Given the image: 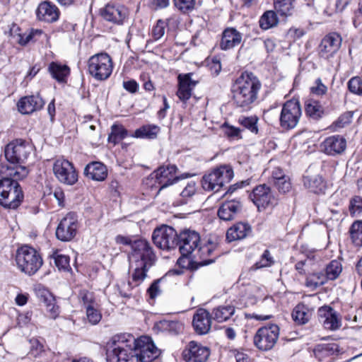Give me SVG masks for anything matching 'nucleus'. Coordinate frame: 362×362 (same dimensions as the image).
I'll return each instance as SVG.
<instances>
[{
    "label": "nucleus",
    "mask_w": 362,
    "mask_h": 362,
    "mask_svg": "<svg viewBox=\"0 0 362 362\" xmlns=\"http://www.w3.org/2000/svg\"><path fill=\"white\" fill-rule=\"evenodd\" d=\"M30 145L22 139L10 142L5 148V157L11 165H2L0 170V205L5 209H16L24 199L18 183L28 175L23 163L31 152Z\"/></svg>",
    "instance_id": "1"
},
{
    "label": "nucleus",
    "mask_w": 362,
    "mask_h": 362,
    "mask_svg": "<svg viewBox=\"0 0 362 362\" xmlns=\"http://www.w3.org/2000/svg\"><path fill=\"white\" fill-rule=\"evenodd\" d=\"M129 259L134 268L132 281L124 284L123 287L119 288V294L126 298L135 297L139 293L137 287L146 277L147 272L156 260V256L148 241L138 239L132 243Z\"/></svg>",
    "instance_id": "2"
},
{
    "label": "nucleus",
    "mask_w": 362,
    "mask_h": 362,
    "mask_svg": "<svg viewBox=\"0 0 362 362\" xmlns=\"http://www.w3.org/2000/svg\"><path fill=\"white\" fill-rule=\"evenodd\" d=\"M262 84L259 78L250 71H243L233 82V100L237 107L248 110L257 100Z\"/></svg>",
    "instance_id": "3"
},
{
    "label": "nucleus",
    "mask_w": 362,
    "mask_h": 362,
    "mask_svg": "<svg viewBox=\"0 0 362 362\" xmlns=\"http://www.w3.org/2000/svg\"><path fill=\"white\" fill-rule=\"evenodd\" d=\"M134 342V337L132 334L114 335L107 344V362H137Z\"/></svg>",
    "instance_id": "4"
},
{
    "label": "nucleus",
    "mask_w": 362,
    "mask_h": 362,
    "mask_svg": "<svg viewBox=\"0 0 362 362\" xmlns=\"http://www.w3.org/2000/svg\"><path fill=\"white\" fill-rule=\"evenodd\" d=\"M15 259L18 269L28 276L37 273L43 264L40 253L28 245H23L16 250Z\"/></svg>",
    "instance_id": "5"
},
{
    "label": "nucleus",
    "mask_w": 362,
    "mask_h": 362,
    "mask_svg": "<svg viewBox=\"0 0 362 362\" xmlns=\"http://www.w3.org/2000/svg\"><path fill=\"white\" fill-rule=\"evenodd\" d=\"M233 177V168L228 165H222L204 175L202 180V185L204 190L217 192L226 184L230 182Z\"/></svg>",
    "instance_id": "6"
},
{
    "label": "nucleus",
    "mask_w": 362,
    "mask_h": 362,
    "mask_svg": "<svg viewBox=\"0 0 362 362\" xmlns=\"http://www.w3.org/2000/svg\"><path fill=\"white\" fill-rule=\"evenodd\" d=\"M113 63L109 54L105 52L95 54L88 61V71L97 81H105L111 75Z\"/></svg>",
    "instance_id": "7"
},
{
    "label": "nucleus",
    "mask_w": 362,
    "mask_h": 362,
    "mask_svg": "<svg viewBox=\"0 0 362 362\" xmlns=\"http://www.w3.org/2000/svg\"><path fill=\"white\" fill-rule=\"evenodd\" d=\"M175 165L160 167L144 180V184L151 188H158L160 190L173 185L178 180Z\"/></svg>",
    "instance_id": "8"
},
{
    "label": "nucleus",
    "mask_w": 362,
    "mask_h": 362,
    "mask_svg": "<svg viewBox=\"0 0 362 362\" xmlns=\"http://www.w3.org/2000/svg\"><path fill=\"white\" fill-rule=\"evenodd\" d=\"M133 346L137 362H151L160 355V350L149 337L142 336L138 339L134 338Z\"/></svg>",
    "instance_id": "9"
},
{
    "label": "nucleus",
    "mask_w": 362,
    "mask_h": 362,
    "mask_svg": "<svg viewBox=\"0 0 362 362\" xmlns=\"http://www.w3.org/2000/svg\"><path fill=\"white\" fill-rule=\"evenodd\" d=\"M177 233L171 226L163 225L156 228L152 234L154 245L163 250L174 249L177 245Z\"/></svg>",
    "instance_id": "10"
},
{
    "label": "nucleus",
    "mask_w": 362,
    "mask_h": 362,
    "mask_svg": "<svg viewBox=\"0 0 362 362\" xmlns=\"http://www.w3.org/2000/svg\"><path fill=\"white\" fill-rule=\"evenodd\" d=\"M53 172L57 180L64 185H74L78 181V172L74 164L68 160H56L53 165Z\"/></svg>",
    "instance_id": "11"
},
{
    "label": "nucleus",
    "mask_w": 362,
    "mask_h": 362,
    "mask_svg": "<svg viewBox=\"0 0 362 362\" xmlns=\"http://www.w3.org/2000/svg\"><path fill=\"white\" fill-rule=\"evenodd\" d=\"M301 115L300 103L297 100H291L284 103L280 115L281 126L286 129L294 128L298 123Z\"/></svg>",
    "instance_id": "12"
},
{
    "label": "nucleus",
    "mask_w": 362,
    "mask_h": 362,
    "mask_svg": "<svg viewBox=\"0 0 362 362\" xmlns=\"http://www.w3.org/2000/svg\"><path fill=\"white\" fill-rule=\"evenodd\" d=\"M200 235L195 230L185 229L177 234V245L182 257H188L198 247Z\"/></svg>",
    "instance_id": "13"
},
{
    "label": "nucleus",
    "mask_w": 362,
    "mask_h": 362,
    "mask_svg": "<svg viewBox=\"0 0 362 362\" xmlns=\"http://www.w3.org/2000/svg\"><path fill=\"white\" fill-rule=\"evenodd\" d=\"M78 220L74 214L69 213L59 222L56 229V237L62 242L71 241L76 235Z\"/></svg>",
    "instance_id": "14"
},
{
    "label": "nucleus",
    "mask_w": 362,
    "mask_h": 362,
    "mask_svg": "<svg viewBox=\"0 0 362 362\" xmlns=\"http://www.w3.org/2000/svg\"><path fill=\"white\" fill-rule=\"evenodd\" d=\"M209 356L210 349L195 341H190L182 352L185 362H206Z\"/></svg>",
    "instance_id": "15"
},
{
    "label": "nucleus",
    "mask_w": 362,
    "mask_h": 362,
    "mask_svg": "<svg viewBox=\"0 0 362 362\" xmlns=\"http://www.w3.org/2000/svg\"><path fill=\"white\" fill-rule=\"evenodd\" d=\"M127 8L121 4L109 3L100 10L104 20L116 25H122L128 16Z\"/></svg>",
    "instance_id": "16"
},
{
    "label": "nucleus",
    "mask_w": 362,
    "mask_h": 362,
    "mask_svg": "<svg viewBox=\"0 0 362 362\" xmlns=\"http://www.w3.org/2000/svg\"><path fill=\"white\" fill-rule=\"evenodd\" d=\"M320 322L328 330L335 331L341 326L339 314L330 306L320 307L317 310Z\"/></svg>",
    "instance_id": "17"
},
{
    "label": "nucleus",
    "mask_w": 362,
    "mask_h": 362,
    "mask_svg": "<svg viewBox=\"0 0 362 362\" xmlns=\"http://www.w3.org/2000/svg\"><path fill=\"white\" fill-rule=\"evenodd\" d=\"M249 197L257 207L259 211L265 210L272 202V188L270 185L261 184L256 186Z\"/></svg>",
    "instance_id": "18"
},
{
    "label": "nucleus",
    "mask_w": 362,
    "mask_h": 362,
    "mask_svg": "<svg viewBox=\"0 0 362 362\" xmlns=\"http://www.w3.org/2000/svg\"><path fill=\"white\" fill-rule=\"evenodd\" d=\"M217 247V243L211 240H208L204 243H202L197 248V254L194 256L199 259V262H195L197 267L194 269H197L199 267L206 266L214 262L218 256L214 253Z\"/></svg>",
    "instance_id": "19"
},
{
    "label": "nucleus",
    "mask_w": 362,
    "mask_h": 362,
    "mask_svg": "<svg viewBox=\"0 0 362 362\" xmlns=\"http://www.w3.org/2000/svg\"><path fill=\"white\" fill-rule=\"evenodd\" d=\"M346 148V141L340 135L328 136L320 144L321 151L329 156L340 154Z\"/></svg>",
    "instance_id": "20"
},
{
    "label": "nucleus",
    "mask_w": 362,
    "mask_h": 362,
    "mask_svg": "<svg viewBox=\"0 0 362 362\" xmlns=\"http://www.w3.org/2000/svg\"><path fill=\"white\" fill-rule=\"evenodd\" d=\"M192 73H187L179 74L177 76L178 89L176 95L184 103H186L191 98L192 90L198 83V81L192 79Z\"/></svg>",
    "instance_id": "21"
},
{
    "label": "nucleus",
    "mask_w": 362,
    "mask_h": 362,
    "mask_svg": "<svg viewBox=\"0 0 362 362\" xmlns=\"http://www.w3.org/2000/svg\"><path fill=\"white\" fill-rule=\"evenodd\" d=\"M342 39L337 33L327 35L320 45V53L322 57L329 58L332 57L340 48Z\"/></svg>",
    "instance_id": "22"
},
{
    "label": "nucleus",
    "mask_w": 362,
    "mask_h": 362,
    "mask_svg": "<svg viewBox=\"0 0 362 362\" xmlns=\"http://www.w3.org/2000/svg\"><path fill=\"white\" fill-rule=\"evenodd\" d=\"M35 13L37 20L47 23H54L59 19L60 11L55 4L45 1L38 5Z\"/></svg>",
    "instance_id": "23"
},
{
    "label": "nucleus",
    "mask_w": 362,
    "mask_h": 362,
    "mask_svg": "<svg viewBox=\"0 0 362 362\" xmlns=\"http://www.w3.org/2000/svg\"><path fill=\"white\" fill-rule=\"evenodd\" d=\"M243 40V34L234 28H226L221 33L219 48L227 51L238 46Z\"/></svg>",
    "instance_id": "24"
},
{
    "label": "nucleus",
    "mask_w": 362,
    "mask_h": 362,
    "mask_svg": "<svg viewBox=\"0 0 362 362\" xmlns=\"http://www.w3.org/2000/svg\"><path fill=\"white\" fill-rule=\"evenodd\" d=\"M212 317L210 313L204 308H199L193 316L192 325L198 334H207L211 327Z\"/></svg>",
    "instance_id": "25"
},
{
    "label": "nucleus",
    "mask_w": 362,
    "mask_h": 362,
    "mask_svg": "<svg viewBox=\"0 0 362 362\" xmlns=\"http://www.w3.org/2000/svg\"><path fill=\"white\" fill-rule=\"evenodd\" d=\"M44 105V100L37 94L21 98L18 103V108L22 114H31L42 109Z\"/></svg>",
    "instance_id": "26"
},
{
    "label": "nucleus",
    "mask_w": 362,
    "mask_h": 362,
    "mask_svg": "<svg viewBox=\"0 0 362 362\" xmlns=\"http://www.w3.org/2000/svg\"><path fill=\"white\" fill-rule=\"evenodd\" d=\"M243 206L238 200H230L223 203L218 210L220 219L230 221L235 219L241 212Z\"/></svg>",
    "instance_id": "27"
},
{
    "label": "nucleus",
    "mask_w": 362,
    "mask_h": 362,
    "mask_svg": "<svg viewBox=\"0 0 362 362\" xmlns=\"http://www.w3.org/2000/svg\"><path fill=\"white\" fill-rule=\"evenodd\" d=\"M275 11H273V27L281 22H285L286 18L291 14L292 0H273Z\"/></svg>",
    "instance_id": "28"
},
{
    "label": "nucleus",
    "mask_w": 362,
    "mask_h": 362,
    "mask_svg": "<svg viewBox=\"0 0 362 362\" xmlns=\"http://www.w3.org/2000/svg\"><path fill=\"white\" fill-rule=\"evenodd\" d=\"M254 344L261 351L272 349V324L259 328L254 336Z\"/></svg>",
    "instance_id": "29"
},
{
    "label": "nucleus",
    "mask_w": 362,
    "mask_h": 362,
    "mask_svg": "<svg viewBox=\"0 0 362 362\" xmlns=\"http://www.w3.org/2000/svg\"><path fill=\"white\" fill-rule=\"evenodd\" d=\"M252 233L251 226L247 223L239 222L229 228L226 232V240L228 242L243 240Z\"/></svg>",
    "instance_id": "30"
},
{
    "label": "nucleus",
    "mask_w": 362,
    "mask_h": 362,
    "mask_svg": "<svg viewBox=\"0 0 362 362\" xmlns=\"http://www.w3.org/2000/svg\"><path fill=\"white\" fill-rule=\"evenodd\" d=\"M84 174L93 180L103 181L107 176V169L101 162L93 161L86 166Z\"/></svg>",
    "instance_id": "31"
},
{
    "label": "nucleus",
    "mask_w": 362,
    "mask_h": 362,
    "mask_svg": "<svg viewBox=\"0 0 362 362\" xmlns=\"http://www.w3.org/2000/svg\"><path fill=\"white\" fill-rule=\"evenodd\" d=\"M339 346L335 343L317 344L313 349V354L320 361L337 355L339 353Z\"/></svg>",
    "instance_id": "32"
},
{
    "label": "nucleus",
    "mask_w": 362,
    "mask_h": 362,
    "mask_svg": "<svg viewBox=\"0 0 362 362\" xmlns=\"http://www.w3.org/2000/svg\"><path fill=\"white\" fill-rule=\"evenodd\" d=\"M158 330L170 335H177L182 332L184 324L178 320H160L156 325Z\"/></svg>",
    "instance_id": "33"
},
{
    "label": "nucleus",
    "mask_w": 362,
    "mask_h": 362,
    "mask_svg": "<svg viewBox=\"0 0 362 362\" xmlns=\"http://www.w3.org/2000/svg\"><path fill=\"white\" fill-rule=\"evenodd\" d=\"M52 76L59 83H66L70 75V68L66 64L58 62H51L48 67Z\"/></svg>",
    "instance_id": "34"
},
{
    "label": "nucleus",
    "mask_w": 362,
    "mask_h": 362,
    "mask_svg": "<svg viewBox=\"0 0 362 362\" xmlns=\"http://www.w3.org/2000/svg\"><path fill=\"white\" fill-rule=\"evenodd\" d=\"M235 308L232 304H224L214 308L211 315L215 321L223 322L227 321L235 313Z\"/></svg>",
    "instance_id": "35"
},
{
    "label": "nucleus",
    "mask_w": 362,
    "mask_h": 362,
    "mask_svg": "<svg viewBox=\"0 0 362 362\" xmlns=\"http://www.w3.org/2000/svg\"><path fill=\"white\" fill-rule=\"evenodd\" d=\"M303 183L306 188L315 194L324 193L326 189V183L319 175L304 177Z\"/></svg>",
    "instance_id": "36"
},
{
    "label": "nucleus",
    "mask_w": 362,
    "mask_h": 362,
    "mask_svg": "<svg viewBox=\"0 0 362 362\" xmlns=\"http://www.w3.org/2000/svg\"><path fill=\"white\" fill-rule=\"evenodd\" d=\"M306 115L313 120H318L324 115V108L320 103L313 99H308L305 102Z\"/></svg>",
    "instance_id": "37"
},
{
    "label": "nucleus",
    "mask_w": 362,
    "mask_h": 362,
    "mask_svg": "<svg viewBox=\"0 0 362 362\" xmlns=\"http://www.w3.org/2000/svg\"><path fill=\"white\" fill-rule=\"evenodd\" d=\"M160 132V128L156 124H145L135 130L134 136L136 138L149 140L156 139Z\"/></svg>",
    "instance_id": "38"
},
{
    "label": "nucleus",
    "mask_w": 362,
    "mask_h": 362,
    "mask_svg": "<svg viewBox=\"0 0 362 362\" xmlns=\"http://www.w3.org/2000/svg\"><path fill=\"white\" fill-rule=\"evenodd\" d=\"M127 136V131L123 125L115 123L111 127V132L108 135V141L114 145L119 143Z\"/></svg>",
    "instance_id": "39"
},
{
    "label": "nucleus",
    "mask_w": 362,
    "mask_h": 362,
    "mask_svg": "<svg viewBox=\"0 0 362 362\" xmlns=\"http://www.w3.org/2000/svg\"><path fill=\"white\" fill-rule=\"evenodd\" d=\"M292 317L298 325H304L307 323L310 317L308 308L303 304H298L293 309Z\"/></svg>",
    "instance_id": "40"
},
{
    "label": "nucleus",
    "mask_w": 362,
    "mask_h": 362,
    "mask_svg": "<svg viewBox=\"0 0 362 362\" xmlns=\"http://www.w3.org/2000/svg\"><path fill=\"white\" fill-rule=\"evenodd\" d=\"M281 176H273V185L277 189L279 193L285 194L291 189L290 178L280 172Z\"/></svg>",
    "instance_id": "41"
},
{
    "label": "nucleus",
    "mask_w": 362,
    "mask_h": 362,
    "mask_svg": "<svg viewBox=\"0 0 362 362\" xmlns=\"http://www.w3.org/2000/svg\"><path fill=\"white\" fill-rule=\"evenodd\" d=\"M327 278L325 274L322 272H315L309 274L305 280V286L313 289L323 285L327 281Z\"/></svg>",
    "instance_id": "42"
},
{
    "label": "nucleus",
    "mask_w": 362,
    "mask_h": 362,
    "mask_svg": "<svg viewBox=\"0 0 362 362\" xmlns=\"http://www.w3.org/2000/svg\"><path fill=\"white\" fill-rule=\"evenodd\" d=\"M342 271V266L339 261L332 260L325 268V274L327 280L336 279Z\"/></svg>",
    "instance_id": "43"
},
{
    "label": "nucleus",
    "mask_w": 362,
    "mask_h": 362,
    "mask_svg": "<svg viewBox=\"0 0 362 362\" xmlns=\"http://www.w3.org/2000/svg\"><path fill=\"white\" fill-rule=\"evenodd\" d=\"M351 238L356 246H362V221H356L350 228Z\"/></svg>",
    "instance_id": "44"
},
{
    "label": "nucleus",
    "mask_w": 362,
    "mask_h": 362,
    "mask_svg": "<svg viewBox=\"0 0 362 362\" xmlns=\"http://www.w3.org/2000/svg\"><path fill=\"white\" fill-rule=\"evenodd\" d=\"M42 303L45 304L47 312L49 314L51 318L56 319L59 316V307L56 304L55 297L52 294L51 297H47Z\"/></svg>",
    "instance_id": "45"
},
{
    "label": "nucleus",
    "mask_w": 362,
    "mask_h": 362,
    "mask_svg": "<svg viewBox=\"0 0 362 362\" xmlns=\"http://www.w3.org/2000/svg\"><path fill=\"white\" fill-rule=\"evenodd\" d=\"M175 6L182 13H189L194 9L195 0H173Z\"/></svg>",
    "instance_id": "46"
},
{
    "label": "nucleus",
    "mask_w": 362,
    "mask_h": 362,
    "mask_svg": "<svg viewBox=\"0 0 362 362\" xmlns=\"http://www.w3.org/2000/svg\"><path fill=\"white\" fill-rule=\"evenodd\" d=\"M86 310V316L89 322L92 325L98 324L101 318L102 315L98 310V304L96 306L87 307Z\"/></svg>",
    "instance_id": "47"
},
{
    "label": "nucleus",
    "mask_w": 362,
    "mask_h": 362,
    "mask_svg": "<svg viewBox=\"0 0 362 362\" xmlns=\"http://www.w3.org/2000/svg\"><path fill=\"white\" fill-rule=\"evenodd\" d=\"M55 265L59 270H68L70 268L69 257L65 255L55 253L53 255Z\"/></svg>",
    "instance_id": "48"
},
{
    "label": "nucleus",
    "mask_w": 362,
    "mask_h": 362,
    "mask_svg": "<svg viewBox=\"0 0 362 362\" xmlns=\"http://www.w3.org/2000/svg\"><path fill=\"white\" fill-rule=\"evenodd\" d=\"M349 211L351 215L360 216L362 214V198L355 197L350 201Z\"/></svg>",
    "instance_id": "49"
},
{
    "label": "nucleus",
    "mask_w": 362,
    "mask_h": 362,
    "mask_svg": "<svg viewBox=\"0 0 362 362\" xmlns=\"http://www.w3.org/2000/svg\"><path fill=\"white\" fill-rule=\"evenodd\" d=\"M166 23L159 19L152 29V36L155 40L160 39L165 34Z\"/></svg>",
    "instance_id": "50"
},
{
    "label": "nucleus",
    "mask_w": 362,
    "mask_h": 362,
    "mask_svg": "<svg viewBox=\"0 0 362 362\" xmlns=\"http://www.w3.org/2000/svg\"><path fill=\"white\" fill-rule=\"evenodd\" d=\"M259 25L263 30H267L272 28V10L266 11L260 16Z\"/></svg>",
    "instance_id": "51"
},
{
    "label": "nucleus",
    "mask_w": 362,
    "mask_h": 362,
    "mask_svg": "<svg viewBox=\"0 0 362 362\" xmlns=\"http://www.w3.org/2000/svg\"><path fill=\"white\" fill-rule=\"evenodd\" d=\"M240 123L251 132L257 133V119L255 117H243L239 119Z\"/></svg>",
    "instance_id": "52"
},
{
    "label": "nucleus",
    "mask_w": 362,
    "mask_h": 362,
    "mask_svg": "<svg viewBox=\"0 0 362 362\" xmlns=\"http://www.w3.org/2000/svg\"><path fill=\"white\" fill-rule=\"evenodd\" d=\"M272 262V257L269 250H266L262 254L259 261L257 262L252 267L255 269H261L269 266Z\"/></svg>",
    "instance_id": "53"
},
{
    "label": "nucleus",
    "mask_w": 362,
    "mask_h": 362,
    "mask_svg": "<svg viewBox=\"0 0 362 362\" xmlns=\"http://www.w3.org/2000/svg\"><path fill=\"white\" fill-rule=\"evenodd\" d=\"M81 298L86 309L87 307L96 306L98 305L94 295L91 292L85 291L81 293Z\"/></svg>",
    "instance_id": "54"
},
{
    "label": "nucleus",
    "mask_w": 362,
    "mask_h": 362,
    "mask_svg": "<svg viewBox=\"0 0 362 362\" xmlns=\"http://www.w3.org/2000/svg\"><path fill=\"white\" fill-rule=\"evenodd\" d=\"M32 347L30 354L35 358L39 357L44 353L43 345L41 344L37 340H33Z\"/></svg>",
    "instance_id": "55"
},
{
    "label": "nucleus",
    "mask_w": 362,
    "mask_h": 362,
    "mask_svg": "<svg viewBox=\"0 0 362 362\" xmlns=\"http://www.w3.org/2000/svg\"><path fill=\"white\" fill-rule=\"evenodd\" d=\"M351 120V115L349 113L341 115L334 122V125L337 128H343L349 124Z\"/></svg>",
    "instance_id": "56"
},
{
    "label": "nucleus",
    "mask_w": 362,
    "mask_h": 362,
    "mask_svg": "<svg viewBox=\"0 0 362 362\" xmlns=\"http://www.w3.org/2000/svg\"><path fill=\"white\" fill-rule=\"evenodd\" d=\"M362 86V80L359 77H353L348 82V88L350 92L356 93Z\"/></svg>",
    "instance_id": "57"
},
{
    "label": "nucleus",
    "mask_w": 362,
    "mask_h": 362,
    "mask_svg": "<svg viewBox=\"0 0 362 362\" xmlns=\"http://www.w3.org/2000/svg\"><path fill=\"white\" fill-rule=\"evenodd\" d=\"M35 293L40 302L44 301L47 297H51L52 294L49 290L41 285L35 288Z\"/></svg>",
    "instance_id": "58"
},
{
    "label": "nucleus",
    "mask_w": 362,
    "mask_h": 362,
    "mask_svg": "<svg viewBox=\"0 0 362 362\" xmlns=\"http://www.w3.org/2000/svg\"><path fill=\"white\" fill-rule=\"evenodd\" d=\"M315 86L311 88V92L314 94L320 95H323L327 92V87L322 84L320 78H317L315 81Z\"/></svg>",
    "instance_id": "59"
},
{
    "label": "nucleus",
    "mask_w": 362,
    "mask_h": 362,
    "mask_svg": "<svg viewBox=\"0 0 362 362\" xmlns=\"http://www.w3.org/2000/svg\"><path fill=\"white\" fill-rule=\"evenodd\" d=\"M160 281V279L155 280L147 290L150 298L152 299L155 298L160 293L158 286Z\"/></svg>",
    "instance_id": "60"
},
{
    "label": "nucleus",
    "mask_w": 362,
    "mask_h": 362,
    "mask_svg": "<svg viewBox=\"0 0 362 362\" xmlns=\"http://www.w3.org/2000/svg\"><path fill=\"white\" fill-rule=\"evenodd\" d=\"M123 88L131 93H135L138 90L139 84L135 80L131 79L123 82Z\"/></svg>",
    "instance_id": "61"
},
{
    "label": "nucleus",
    "mask_w": 362,
    "mask_h": 362,
    "mask_svg": "<svg viewBox=\"0 0 362 362\" xmlns=\"http://www.w3.org/2000/svg\"><path fill=\"white\" fill-rule=\"evenodd\" d=\"M196 192L195 183L190 182L187 185L185 189L182 191L180 195L182 197H191Z\"/></svg>",
    "instance_id": "62"
},
{
    "label": "nucleus",
    "mask_w": 362,
    "mask_h": 362,
    "mask_svg": "<svg viewBox=\"0 0 362 362\" xmlns=\"http://www.w3.org/2000/svg\"><path fill=\"white\" fill-rule=\"evenodd\" d=\"M225 134L228 137L235 138L238 137L240 134V129L233 126H229L226 124H224Z\"/></svg>",
    "instance_id": "63"
},
{
    "label": "nucleus",
    "mask_w": 362,
    "mask_h": 362,
    "mask_svg": "<svg viewBox=\"0 0 362 362\" xmlns=\"http://www.w3.org/2000/svg\"><path fill=\"white\" fill-rule=\"evenodd\" d=\"M304 30L301 28H291L288 31V35L293 39L300 38L304 35Z\"/></svg>",
    "instance_id": "64"
}]
</instances>
